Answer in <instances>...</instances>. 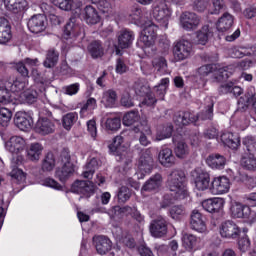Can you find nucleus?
<instances>
[{"label": "nucleus", "mask_w": 256, "mask_h": 256, "mask_svg": "<svg viewBox=\"0 0 256 256\" xmlns=\"http://www.w3.org/2000/svg\"><path fill=\"white\" fill-rule=\"evenodd\" d=\"M130 18L136 25L143 28L140 34L139 43L142 44L146 55H155L157 48L155 47V39H157V30L159 27L151 20H145V13L141 8H134L130 13Z\"/></svg>", "instance_id": "obj_1"}, {"label": "nucleus", "mask_w": 256, "mask_h": 256, "mask_svg": "<svg viewBox=\"0 0 256 256\" xmlns=\"http://www.w3.org/2000/svg\"><path fill=\"white\" fill-rule=\"evenodd\" d=\"M38 61L36 59L26 58L22 62H18L16 64V70L18 73H20L19 77H16L15 79H9L6 81V87L12 92V95L15 97H19V95H23L25 92V88L27 87L29 81L27 80V77H29V70L28 67H35L37 65Z\"/></svg>", "instance_id": "obj_2"}, {"label": "nucleus", "mask_w": 256, "mask_h": 256, "mask_svg": "<svg viewBox=\"0 0 256 256\" xmlns=\"http://www.w3.org/2000/svg\"><path fill=\"white\" fill-rule=\"evenodd\" d=\"M108 149L112 155L119 157L117 161H120L122 173L125 175H131L133 173V164L131 163V153H129V144H125L122 136H116L112 143L108 145Z\"/></svg>", "instance_id": "obj_3"}, {"label": "nucleus", "mask_w": 256, "mask_h": 256, "mask_svg": "<svg viewBox=\"0 0 256 256\" xmlns=\"http://www.w3.org/2000/svg\"><path fill=\"white\" fill-rule=\"evenodd\" d=\"M207 107L205 112L195 116L191 112H178L174 116V123L178 127H185V125H189V123H197L199 119H213V100L211 97L206 98Z\"/></svg>", "instance_id": "obj_4"}, {"label": "nucleus", "mask_w": 256, "mask_h": 256, "mask_svg": "<svg viewBox=\"0 0 256 256\" xmlns=\"http://www.w3.org/2000/svg\"><path fill=\"white\" fill-rule=\"evenodd\" d=\"M167 187L172 193H176L179 199H187L189 191L185 184V172L173 170L168 176Z\"/></svg>", "instance_id": "obj_5"}, {"label": "nucleus", "mask_w": 256, "mask_h": 256, "mask_svg": "<svg viewBox=\"0 0 256 256\" xmlns=\"http://www.w3.org/2000/svg\"><path fill=\"white\" fill-rule=\"evenodd\" d=\"M25 147H27V141H25L21 136H12L5 143L6 151H9L12 155H16V157H13L12 163H15V165H21L23 161H25V158L21 155V153L25 151Z\"/></svg>", "instance_id": "obj_6"}, {"label": "nucleus", "mask_w": 256, "mask_h": 256, "mask_svg": "<svg viewBox=\"0 0 256 256\" xmlns=\"http://www.w3.org/2000/svg\"><path fill=\"white\" fill-rule=\"evenodd\" d=\"M233 66H227L224 68H217L216 65L207 64L198 68L197 75H199L200 79L211 75L214 71V79L216 81H225V79H229L230 75L233 73Z\"/></svg>", "instance_id": "obj_7"}, {"label": "nucleus", "mask_w": 256, "mask_h": 256, "mask_svg": "<svg viewBox=\"0 0 256 256\" xmlns=\"http://www.w3.org/2000/svg\"><path fill=\"white\" fill-rule=\"evenodd\" d=\"M151 171H153V155L151 154V148H148L141 152L134 177L135 179H145V175H149Z\"/></svg>", "instance_id": "obj_8"}, {"label": "nucleus", "mask_w": 256, "mask_h": 256, "mask_svg": "<svg viewBox=\"0 0 256 256\" xmlns=\"http://www.w3.org/2000/svg\"><path fill=\"white\" fill-rule=\"evenodd\" d=\"M230 215L232 219H247L250 223H255V212H252L248 205L238 201L231 203Z\"/></svg>", "instance_id": "obj_9"}, {"label": "nucleus", "mask_w": 256, "mask_h": 256, "mask_svg": "<svg viewBox=\"0 0 256 256\" xmlns=\"http://www.w3.org/2000/svg\"><path fill=\"white\" fill-rule=\"evenodd\" d=\"M74 17H78L82 21H85L87 25H97V23L101 21L99 11L91 4L86 5L83 9L82 7H79V11L74 14Z\"/></svg>", "instance_id": "obj_10"}, {"label": "nucleus", "mask_w": 256, "mask_h": 256, "mask_svg": "<svg viewBox=\"0 0 256 256\" xmlns=\"http://www.w3.org/2000/svg\"><path fill=\"white\" fill-rule=\"evenodd\" d=\"M231 190V180L227 176L214 177L210 183L211 195H227Z\"/></svg>", "instance_id": "obj_11"}, {"label": "nucleus", "mask_w": 256, "mask_h": 256, "mask_svg": "<svg viewBox=\"0 0 256 256\" xmlns=\"http://www.w3.org/2000/svg\"><path fill=\"white\" fill-rule=\"evenodd\" d=\"M62 37L65 41H68V43H73L74 41H77V39H83L85 34L81 27L75 23V18H70L64 28Z\"/></svg>", "instance_id": "obj_12"}, {"label": "nucleus", "mask_w": 256, "mask_h": 256, "mask_svg": "<svg viewBox=\"0 0 256 256\" xmlns=\"http://www.w3.org/2000/svg\"><path fill=\"white\" fill-rule=\"evenodd\" d=\"M61 158L63 166L56 170V177L63 183L75 173V165L71 163V156L67 152L62 153Z\"/></svg>", "instance_id": "obj_13"}, {"label": "nucleus", "mask_w": 256, "mask_h": 256, "mask_svg": "<svg viewBox=\"0 0 256 256\" xmlns=\"http://www.w3.org/2000/svg\"><path fill=\"white\" fill-rule=\"evenodd\" d=\"M152 15L160 27L167 29L169 26V19H171V9L165 3H160L153 8Z\"/></svg>", "instance_id": "obj_14"}, {"label": "nucleus", "mask_w": 256, "mask_h": 256, "mask_svg": "<svg viewBox=\"0 0 256 256\" xmlns=\"http://www.w3.org/2000/svg\"><path fill=\"white\" fill-rule=\"evenodd\" d=\"M193 53V45L185 39L178 41L173 50L175 61H185L189 59Z\"/></svg>", "instance_id": "obj_15"}, {"label": "nucleus", "mask_w": 256, "mask_h": 256, "mask_svg": "<svg viewBox=\"0 0 256 256\" xmlns=\"http://www.w3.org/2000/svg\"><path fill=\"white\" fill-rule=\"evenodd\" d=\"M201 25V17L193 12H184L180 16V27L184 31H196Z\"/></svg>", "instance_id": "obj_16"}, {"label": "nucleus", "mask_w": 256, "mask_h": 256, "mask_svg": "<svg viewBox=\"0 0 256 256\" xmlns=\"http://www.w3.org/2000/svg\"><path fill=\"white\" fill-rule=\"evenodd\" d=\"M192 177L194 179V185L198 191H207V189H211V177L209 173L196 169L192 172Z\"/></svg>", "instance_id": "obj_17"}, {"label": "nucleus", "mask_w": 256, "mask_h": 256, "mask_svg": "<svg viewBox=\"0 0 256 256\" xmlns=\"http://www.w3.org/2000/svg\"><path fill=\"white\" fill-rule=\"evenodd\" d=\"M14 123L20 131H31V129H33V114L18 111L15 114Z\"/></svg>", "instance_id": "obj_18"}, {"label": "nucleus", "mask_w": 256, "mask_h": 256, "mask_svg": "<svg viewBox=\"0 0 256 256\" xmlns=\"http://www.w3.org/2000/svg\"><path fill=\"white\" fill-rule=\"evenodd\" d=\"M219 233L224 239H237L241 235V228L235 222L228 220L220 225Z\"/></svg>", "instance_id": "obj_19"}, {"label": "nucleus", "mask_w": 256, "mask_h": 256, "mask_svg": "<svg viewBox=\"0 0 256 256\" xmlns=\"http://www.w3.org/2000/svg\"><path fill=\"white\" fill-rule=\"evenodd\" d=\"M71 192L89 198L95 193V184L91 181L77 180L72 184Z\"/></svg>", "instance_id": "obj_20"}, {"label": "nucleus", "mask_w": 256, "mask_h": 256, "mask_svg": "<svg viewBox=\"0 0 256 256\" xmlns=\"http://www.w3.org/2000/svg\"><path fill=\"white\" fill-rule=\"evenodd\" d=\"M135 35L129 30H122L118 34V46H115L116 55H121L120 49H129L133 45ZM120 48V49H119Z\"/></svg>", "instance_id": "obj_21"}, {"label": "nucleus", "mask_w": 256, "mask_h": 256, "mask_svg": "<svg viewBox=\"0 0 256 256\" xmlns=\"http://www.w3.org/2000/svg\"><path fill=\"white\" fill-rule=\"evenodd\" d=\"M55 7L62 11H71L72 15L79 12V7H83V1L81 0H50Z\"/></svg>", "instance_id": "obj_22"}, {"label": "nucleus", "mask_w": 256, "mask_h": 256, "mask_svg": "<svg viewBox=\"0 0 256 256\" xmlns=\"http://www.w3.org/2000/svg\"><path fill=\"white\" fill-rule=\"evenodd\" d=\"M225 198L214 197L202 201V207L208 213H219L225 208Z\"/></svg>", "instance_id": "obj_23"}, {"label": "nucleus", "mask_w": 256, "mask_h": 256, "mask_svg": "<svg viewBox=\"0 0 256 256\" xmlns=\"http://www.w3.org/2000/svg\"><path fill=\"white\" fill-rule=\"evenodd\" d=\"M28 29L31 33H43L47 29V18L45 15H34L28 21Z\"/></svg>", "instance_id": "obj_24"}, {"label": "nucleus", "mask_w": 256, "mask_h": 256, "mask_svg": "<svg viewBox=\"0 0 256 256\" xmlns=\"http://www.w3.org/2000/svg\"><path fill=\"white\" fill-rule=\"evenodd\" d=\"M34 129L39 135H51V133H55V123L47 117H40Z\"/></svg>", "instance_id": "obj_25"}, {"label": "nucleus", "mask_w": 256, "mask_h": 256, "mask_svg": "<svg viewBox=\"0 0 256 256\" xmlns=\"http://www.w3.org/2000/svg\"><path fill=\"white\" fill-rule=\"evenodd\" d=\"M229 53L234 59H241L247 56L254 57V63H256V45L250 48L236 46L231 48Z\"/></svg>", "instance_id": "obj_26"}, {"label": "nucleus", "mask_w": 256, "mask_h": 256, "mask_svg": "<svg viewBox=\"0 0 256 256\" xmlns=\"http://www.w3.org/2000/svg\"><path fill=\"white\" fill-rule=\"evenodd\" d=\"M235 23V17L229 13H224L216 23V29L219 33H229Z\"/></svg>", "instance_id": "obj_27"}, {"label": "nucleus", "mask_w": 256, "mask_h": 256, "mask_svg": "<svg viewBox=\"0 0 256 256\" xmlns=\"http://www.w3.org/2000/svg\"><path fill=\"white\" fill-rule=\"evenodd\" d=\"M161 185H163V177L161 176V174H155L144 183L141 189V194L145 196V193L147 192L151 193V191H159Z\"/></svg>", "instance_id": "obj_28"}, {"label": "nucleus", "mask_w": 256, "mask_h": 256, "mask_svg": "<svg viewBox=\"0 0 256 256\" xmlns=\"http://www.w3.org/2000/svg\"><path fill=\"white\" fill-rule=\"evenodd\" d=\"M190 225L197 233H207V224H205L203 215L198 210L192 211Z\"/></svg>", "instance_id": "obj_29"}, {"label": "nucleus", "mask_w": 256, "mask_h": 256, "mask_svg": "<svg viewBox=\"0 0 256 256\" xmlns=\"http://www.w3.org/2000/svg\"><path fill=\"white\" fill-rule=\"evenodd\" d=\"M150 233L152 237H163L167 234V221L165 218L160 217L154 220L150 225Z\"/></svg>", "instance_id": "obj_30"}, {"label": "nucleus", "mask_w": 256, "mask_h": 256, "mask_svg": "<svg viewBox=\"0 0 256 256\" xmlns=\"http://www.w3.org/2000/svg\"><path fill=\"white\" fill-rule=\"evenodd\" d=\"M112 233L118 243H123V245H126V247H129L130 249L135 247V240L127 235V232H124L121 227H114Z\"/></svg>", "instance_id": "obj_31"}, {"label": "nucleus", "mask_w": 256, "mask_h": 256, "mask_svg": "<svg viewBox=\"0 0 256 256\" xmlns=\"http://www.w3.org/2000/svg\"><path fill=\"white\" fill-rule=\"evenodd\" d=\"M136 130L140 132V136H139L140 145H143V147H147L148 145H151V140H149V137L153 135V132L151 131V126H149L147 121L141 122L138 128H136Z\"/></svg>", "instance_id": "obj_32"}, {"label": "nucleus", "mask_w": 256, "mask_h": 256, "mask_svg": "<svg viewBox=\"0 0 256 256\" xmlns=\"http://www.w3.org/2000/svg\"><path fill=\"white\" fill-rule=\"evenodd\" d=\"M12 37L11 24L7 19L0 17V45H7Z\"/></svg>", "instance_id": "obj_33"}, {"label": "nucleus", "mask_w": 256, "mask_h": 256, "mask_svg": "<svg viewBox=\"0 0 256 256\" xmlns=\"http://www.w3.org/2000/svg\"><path fill=\"white\" fill-rule=\"evenodd\" d=\"M220 139L223 145H226L229 149H237L241 145V138L237 133L224 132L220 136Z\"/></svg>", "instance_id": "obj_34"}, {"label": "nucleus", "mask_w": 256, "mask_h": 256, "mask_svg": "<svg viewBox=\"0 0 256 256\" xmlns=\"http://www.w3.org/2000/svg\"><path fill=\"white\" fill-rule=\"evenodd\" d=\"M215 28L213 26L204 25L198 32H196V43L199 45H207V42L213 37Z\"/></svg>", "instance_id": "obj_35"}, {"label": "nucleus", "mask_w": 256, "mask_h": 256, "mask_svg": "<svg viewBox=\"0 0 256 256\" xmlns=\"http://www.w3.org/2000/svg\"><path fill=\"white\" fill-rule=\"evenodd\" d=\"M94 243L96 244V251L99 255L109 253V251H111V247H113V243L105 236H98L94 238Z\"/></svg>", "instance_id": "obj_36"}, {"label": "nucleus", "mask_w": 256, "mask_h": 256, "mask_svg": "<svg viewBox=\"0 0 256 256\" xmlns=\"http://www.w3.org/2000/svg\"><path fill=\"white\" fill-rule=\"evenodd\" d=\"M206 163L211 169H224L225 165H227V158L221 154H210Z\"/></svg>", "instance_id": "obj_37"}, {"label": "nucleus", "mask_w": 256, "mask_h": 256, "mask_svg": "<svg viewBox=\"0 0 256 256\" xmlns=\"http://www.w3.org/2000/svg\"><path fill=\"white\" fill-rule=\"evenodd\" d=\"M97 109V99L90 97L81 106L80 117L82 119H87L93 115V111Z\"/></svg>", "instance_id": "obj_38"}, {"label": "nucleus", "mask_w": 256, "mask_h": 256, "mask_svg": "<svg viewBox=\"0 0 256 256\" xmlns=\"http://www.w3.org/2000/svg\"><path fill=\"white\" fill-rule=\"evenodd\" d=\"M158 160L163 167H173V164L175 163L173 150H171V148H163L158 154Z\"/></svg>", "instance_id": "obj_39"}, {"label": "nucleus", "mask_w": 256, "mask_h": 256, "mask_svg": "<svg viewBox=\"0 0 256 256\" xmlns=\"http://www.w3.org/2000/svg\"><path fill=\"white\" fill-rule=\"evenodd\" d=\"M43 145L39 142H34L29 145L26 150L27 157L30 161H39L43 155Z\"/></svg>", "instance_id": "obj_40"}, {"label": "nucleus", "mask_w": 256, "mask_h": 256, "mask_svg": "<svg viewBox=\"0 0 256 256\" xmlns=\"http://www.w3.org/2000/svg\"><path fill=\"white\" fill-rule=\"evenodd\" d=\"M37 97H39V92L37 90H24L22 94L15 97L16 105H19V103H35Z\"/></svg>", "instance_id": "obj_41"}, {"label": "nucleus", "mask_w": 256, "mask_h": 256, "mask_svg": "<svg viewBox=\"0 0 256 256\" xmlns=\"http://www.w3.org/2000/svg\"><path fill=\"white\" fill-rule=\"evenodd\" d=\"M0 103L2 105H17L13 92L7 88L6 84L0 87Z\"/></svg>", "instance_id": "obj_42"}, {"label": "nucleus", "mask_w": 256, "mask_h": 256, "mask_svg": "<svg viewBox=\"0 0 256 256\" xmlns=\"http://www.w3.org/2000/svg\"><path fill=\"white\" fill-rule=\"evenodd\" d=\"M98 167H99V159H97V157L90 158L86 163V165L84 166L82 177H84V179H93L95 170L98 169Z\"/></svg>", "instance_id": "obj_43"}, {"label": "nucleus", "mask_w": 256, "mask_h": 256, "mask_svg": "<svg viewBox=\"0 0 256 256\" xmlns=\"http://www.w3.org/2000/svg\"><path fill=\"white\" fill-rule=\"evenodd\" d=\"M4 6L7 11L19 13V11L27 9V0H4Z\"/></svg>", "instance_id": "obj_44"}, {"label": "nucleus", "mask_w": 256, "mask_h": 256, "mask_svg": "<svg viewBox=\"0 0 256 256\" xmlns=\"http://www.w3.org/2000/svg\"><path fill=\"white\" fill-rule=\"evenodd\" d=\"M100 102L105 107H115L117 103V92L113 89L104 91Z\"/></svg>", "instance_id": "obj_45"}, {"label": "nucleus", "mask_w": 256, "mask_h": 256, "mask_svg": "<svg viewBox=\"0 0 256 256\" xmlns=\"http://www.w3.org/2000/svg\"><path fill=\"white\" fill-rule=\"evenodd\" d=\"M183 199L185 198H179L178 194L175 192H167L162 196L160 209H167V207H171L175 201H181Z\"/></svg>", "instance_id": "obj_46"}, {"label": "nucleus", "mask_w": 256, "mask_h": 256, "mask_svg": "<svg viewBox=\"0 0 256 256\" xmlns=\"http://www.w3.org/2000/svg\"><path fill=\"white\" fill-rule=\"evenodd\" d=\"M173 135V125L158 126L156 129L155 141L169 139Z\"/></svg>", "instance_id": "obj_47"}, {"label": "nucleus", "mask_w": 256, "mask_h": 256, "mask_svg": "<svg viewBox=\"0 0 256 256\" xmlns=\"http://www.w3.org/2000/svg\"><path fill=\"white\" fill-rule=\"evenodd\" d=\"M199 243V238L192 234H184L182 236V245L187 249V251H191L197 247Z\"/></svg>", "instance_id": "obj_48"}, {"label": "nucleus", "mask_w": 256, "mask_h": 256, "mask_svg": "<svg viewBox=\"0 0 256 256\" xmlns=\"http://www.w3.org/2000/svg\"><path fill=\"white\" fill-rule=\"evenodd\" d=\"M11 119H13V110L8 107H0V125L2 127H9Z\"/></svg>", "instance_id": "obj_49"}, {"label": "nucleus", "mask_w": 256, "mask_h": 256, "mask_svg": "<svg viewBox=\"0 0 256 256\" xmlns=\"http://www.w3.org/2000/svg\"><path fill=\"white\" fill-rule=\"evenodd\" d=\"M88 52L93 59H98V57H103V45L101 41H93L88 45Z\"/></svg>", "instance_id": "obj_50"}, {"label": "nucleus", "mask_w": 256, "mask_h": 256, "mask_svg": "<svg viewBox=\"0 0 256 256\" xmlns=\"http://www.w3.org/2000/svg\"><path fill=\"white\" fill-rule=\"evenodd\" d=\"M77 119L79 116L76 112H70L63 116L62 118V125L66 131H71V127L77 123Z\"/></svg>", "instance_id": "obj_51"}, {"label": "nucleus", "mask_w": 256, "mask_h": 256, "mask_svg": "<svg viewBox=\"0 0 256 256\" xmlns=\"http://www.w3.org/2000/svg\"><path fill=\"white\" fill-rule=\"evenodd\" d=\"M105 123V128L108 131H117L118 129L121 128V119L115 116H108L105 119L102 120V123Z\"/></svg>", "instance_id": "obj_52"}, {"label": "nucleus", "mask_w": 256, "mask_h": 256, "mask_svg": "<svg viewBox=\"0 0 256 256\" xmlns=\"http://www.w3.org/2000/svg\"><path fill=\"white\" fill-rule=\"evenodd\" d=\"M139 119H141V116H139V112L132 110L123 116L122 123L126 127H131V125H135V123H137Z\"/></svg>", "instance_id": "obj_53"}, {"label": "nucleus", "mask_w": 256, "mask_h": 256, "mask_svg": "<svg viewBox=\"0 0 256 256\" xmlns=\"http://www.w3.org/2000/svg\"><path fill=\"white\" fill-rule=\"evenodd\" d=\"M59 61V53H57L55 50H49L46 55V61H44L43 65L47 69H51L57 65V62Z\"/></svg>", "instance_id": "obj_54"}, {"label": "nucleus", "mask_w": 256, "mask_h": 256, "mask_svg": "<svg viewBox=\"0 0 256 256\" xmlns=\"http://www.w3.org/2000/svg\"><path fill=\"white\" fill-rule=\"evenodd\" d=\"M169 87V78H163L160 81V84L158 86H155L154 91L156 92V95L158 99H165V94L167 93V88Z\"/></svg>", "instance_id": "obj_55"}, {"label": "nucleus", "mask_w": 256, "mask_h": 256, "mask_svg": "<svg viewBox=\"0 0 256 256\" xmlns=\"http://www.w3.org/2000/svg\"><path fill=\"white\" fill-rule=\"evenodd\" d=\"M152 65H153L154 71H157L159 75H165V73H167V61H165V58L163 57L155 58L152 61Z\"/></svg>", "instance_id": "obj_56"}, {"label": "nucleus", "mask_w": 256, "mask_h": 256, "mask_svg": "<svg viewBox=\"0 0 256 256\" xmlns=\"http://www.w3.org/2000/svg\"><path fill=\"white\" fill-rule=\"evenodd\" d=\"M176 157L179 159H185L187 155H189V146L185 143V141H179L176 144V147L174 149Z\"/></svg>", "instance_id": "obj_57"}, {"label": "nucleus", "mask_w": 256, "mask_h": 256, "mask_svg": "<svg viewBox=\"0 0 256 256\" xmlns=\"http://www.w3.org/2000/svg\"><path fill=\"white\" fill-rule=\"evenodd\" d=\"M241 163H242V167H245V169H248L249 171H255L256 169L255 154L249 153V155L243 156Z\"/></svg>", "instance_id": "obj_58"}, {"label": "nucleus", "mask_w": 256, "mask_h": 256, "mask_svg": "<svg viewBox=\"0 0 256 256\" xmlns=\"http://www.w3.org/2000/svg\"><path fill=\"white\" fill-rule=\"evenodd\" d=\"M10 177L14 183H25V179H27L25 172L19 168H14L10 172Z\"/></svg>", "instance_id": "obj_59"}, {"label": "nucleus", "mask_w": 256, "mask_h": 256, "mask_svg": "<svg viewBox=\"0 0 256 256\" xmlns=\"http://www.w3.org/2000/svg\"><path fill=\"white\" fill-rule=\"evenodd\" d=\"M170 217H172L175 221H179L182 217H185V208L181 205H176L170 208Z\"/></svg>", "instance_id": "obj_60"}, {"label": "nucleus", "mask_w": 256, "mask_h": 256, "mask_svg": "<svg viewBox=\"0 0 256 256\" xmlns=\"http://www.w3.org/2000/svg\"><path fill=\"white\" fill-rule=\"evenodd\" d=\"M55 168V156L52 153L47 154L43 163H42V171H53Z\"/></svg>", "instance_id": "obj_61"}, {"label": "nucleus", "mask_w": 256, "mask_h": 256, "mask_svg": "<svg viewBox=\"0 0 256 256\" xmlns=\"http://www.w3.org/2000/svg\"><path fill=\"white\" fill-rule=\"evenodd\" d=\"M40 185H43V187H50V189H55L56 191H61V189H63L61 184H59L55 179L49 177L40 180Z\"/></svg>", "instance_id": "obj_62"}, {"label": "nucleus", "mask_w": 256, "mask_h": 256, "mask_svg": "<svg viewBox=\"0 0 256 256\" xmlns=\"http://www.w3.org/2000/svg\"><path fill=\"white\" fill-rule=\"evenodd\" d=\"M97 4L102 13H111V10L115 7L114 0H99Z\"/></svg>", "instance_id": "obj_63"}, {"label": "nucleus", "mask_w": 256, "mask_h": 256, "mask_svg": "<svg viewBox=\"0 0 256 256\" xmlns=\"http://www.w3.org/2000/svg\"><path fill=\"white\" fill-rule=\"evenodd\" d=\"M243 145H245L248 153H256V141L253 136H247L243 139Z\"/></svg>", "instance_id": "obj_64"}]
</instances>
